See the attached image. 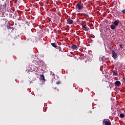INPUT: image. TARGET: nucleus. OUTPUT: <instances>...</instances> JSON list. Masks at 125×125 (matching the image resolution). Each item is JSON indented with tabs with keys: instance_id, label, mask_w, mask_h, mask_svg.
Listing matches in <instances>:
<instances>
[{
	"instance_id": "25",
	"label": "nucleus",
	"mask_w": 125,
	"mask_h": 125,
	"mask_svg": "<svg viewBox=\"0 0 125 125\" xmlns=\"http://www.w3.org/2000/svg\"><path fill=\"white\" fill-rule=\"evenodd\" d=\"M82 22H83V23H84V21H82Z\"/></svg>"
},
{
	"instance_id": "5",
	"label": "nucleus",
	"mask_w": 125,
	"mask_h": 125,
	"mask_svg": "<svg viewBox=\"0 0 125 125\" xmlns=\"http://www.w3.org/2000/svg\"><path fill=\"white\" fill-rule=\"evenodd\" d=\"M114 83H115V85H116V86H120V85H121V82L119 81L115 82Z\"/></svg>"
},
{
	"instance_id": "21",
	"label": "nucleus",
	"mask_w": 125,
	"mask_h": 125,
	"mask_svg": "<svg viewBox=\"0 0 125 125\" xmlns=\"http://www.w3.org/2000/svg\"><path fill=\"white\" fill-rule=\"evenodd\" d=\"M123 82H124V83H125V78H124L123 79Z\"/></svg>"
},
{
	"instance_id": "22",
	"label": "nucleus",
	"mask_w": 125,
	"mask_h": 125,
	"mask_svg": "<svg viewBox=\"0 0 125 125\" xmlns=\"http://www.w3.org/2000/svg\"><path fill=\"white\" fill-rule=\"evenodd\" d=\"M84 12H86V10L85 9L84 10Z\"/></svg>"
},
{
	"instance_id": "9",
	"label": "nucleus",
	"mask_w": 125,
	"mask_h": 125,
	"mask_svg": "<svg viewBox=\"0 0 125 125\" xmlns=\"http://www.w3.org/2000/svg\"><path fill=\"white\" fill-rule=\"evenodd\" d=\"M110 28L111 29V30H115L116 29V26L114 24H112L110 26Z\"/></svg>"
},
{
	"instance_id": "16",
	"label": "nucleus",
	"mask_w": 125,
	"mask_h": 125,
	"mask_svg": "<svg viewBox=\"0 0 125 125\" xmlns=\"http://www.w3.org/2000/svg\"><path fill=\"white\" fill-rule=\"evenodd\" d=\"M4 8H6V3H5L3 5Z\"/></svg>"
},
{
	"instance_id": "3",
	"label": "nucleus",
	"mask_w": 125,
	"mask_h": 125,
	"mask_svg": "<svg viewBox=\"0 0 125 125\" xmlns=\"http://www.w3.org/2000/svg\"><path fill=\"white\" fill-rule=\"evenodd\" d=\"M112 56L114 59H117L118 58V54L114 50L112 51Z\"/></svg>"
},
{
	"instance_id": "18",
	"label": "nucleus",
	"mask_w": 125,
	"mask_h": 125,
	"mask_svg": "<svg viewBox=\"0 0 125 125\" xmlns=\"http://www.w3.org/2000/svg\"><path fill=\"white\" fill-rule=\"evenodd\" d=\"M60 83H61V82H60V81H58V82L56 83V84H60Z\"/></svg>"
},
{
	"instance_id": "2",
	"label": "nucleus",
	"mask_w": 125,
	"mask_h": 125,
	"mask_svg": "<svg viewBox=\"0 0 125 125\" xmlns=\"http://www.w3.org/2000/svg\"><path fill=\"white\" fill-rule=\"evenodd\" d=\"M103 125H112V123H111V121H110V120L108 119H105L103 121Z\"/></svg>"
},
{
	"instance_id": "14",
	"label": "nucleus",
	"mask_w": 125,
	"mask_h": 125,
	"mask_svg": "<svg viewBox=\"0 0 125 125\" xmlns=\"http://www.w3.org/2000/svg\"><path fill=\"white\" fill-rule=\"evenodd\" d=\"M59 51H61V52H63V50L61 49V47H59Z\"/></svg>"
},
{
	"instance_id": "23",
	"label": "nucleus",
	"mask_w": 125,
	"mask_h": 125,
	"mask_svg": "<svg viewBox=\"0 0 125 125\" xmlns=\"http://www.w3.org/2000/svg\"><path fill=\"white\" fill-rule=\"evenodd\" d=\"M77 22H80V20H77Z\"/></svg>"
},
{
	"instance_id": "12",
	"label": "nucleus",
	"mask_w": 125,
	"mask_h": 125,
	"mask_svg": "<svg viewBox=\"0 0 125 125\" xmlns=\"http://www.w3.org/2000/svg\"><path fill=\"white\" fill-rule=\"evenodd\" d=\"M125 117V114L124 113H121L120 114V117L121 118H124Z\"/></svg>"
},
{
	"instance_id": "1",
	"label": "nucleus",
	"mask_w": 125,
	"mask_h": 125,
	"mask_svg": "<svg viewBox=\"0 0 125 125\" xmlns=\"http://www.w3.org/2000/svg\"><path fill=\"white\" fill-rule=\"evenodd\" d=\"M75 7L76 9H78V10H83V3L82 2H78Z\"/></svg>"
},
{
	"instance_id": "6",
	"label": "nucleus",
	"mask_w": 125,
	"mask_h": 125,
	"mask_svg": "<svg viewBox=\"0 0 125 125\" xmlns=\"http://www.w3.org/2000/svg\"><path fill=\"white\" fill-rule=\"evenodd\" d=\"M119 23H120L119 20H116L114 22V25L115 26H119Z\"/></svg>"
},
{
	"instance_id": "24",
	"label": "nucleus",
	"mask_w": 125,
	"mask_h": 125,
	"mask_svg": "<svg viewBox=\"0 0 125 125\" xmlns=\"http://www.w3.org/2000/svg\"><path fill=\"white\" fill-rule=\"evenodd\" d=\"M81 19H82L83 20V18H82Z\"/></svg>"
},
{
	"instance_id": "7",
	"label": "nucleus",
	"mask_w": 125,
	"mask_h": 125,
	"mask_svg": "<svg viewBox=\"0 0 125 125\" xmlns=\"http://www.w3.org/2000/svg\"><path fill=\"white\" fill-rule=\"evenodd\" d=\"M71 48L72 49H74V50H75V49H77V48H78V47L77 46V45L73 44V45H72Z\"/></svg>"
},
{
	"instance_id": "20",
	"label": "nucleus",
	"mask_w": 125,
	"mask_h": 125,
	"mask_svg": "<svg viewBox=\"0 0 125 125\" xmlns=\"http://www.w3.org/2000/svg\"><path fill=\"white\" fill-rule=\"evenodd\" d=\"M81 25H82V27H83V29H84V28H85V25H83V23H82Z\"/></svg>"
},
{
	"instance_id": "17",
	"label": "nucleus",
	"mask_w": 125,
	"mask_h": 125,
	"mask_svg": "<svg viewBox=\"0 0 125 125\" xmlns=\"http://www.w3.org/2000/svg\"><path fill=\"white\" fill-rule=\"evenodd\" d=\"M122 12L123 14H125V9L123 10L122 11Z\"/></svg>"
},
{
	"instance_id": "4",
	"label": "nucleus",
	"mask_w": 125,
	"mask_h": 125,
	"mask_svg": "<svg viewBox=\"0 0 125 125\" xmlns=\"http://www.w3.org/2000/svg\"><path fill=\"white\" fill-rule=\"evenodd\" d=\"M74 23V21L71 19V18H68L67 20V22L66 23L68 24V25H72Z\"/></svg>"
},
{
	"instance_id": "26",
	"label": "nucleus",
	"mask_w": 125,
	"mask_h": 125,
	"mask_svg": "<svg viewBox=\"0 0 125 125\" xmlns=\"http://www.w3.org/2000/svg\"><path fill=\"white\" fill-rule=\"evenodd\" d=\"M84 49H86V48H84Z\"/></svg>"
},
{
	"instance_id": "19",
	"label": "nucleus",
	"mask_w": 125,
	"mask_h": 125,
	"mask_svg": "<svg viewBox=\"0 0 125 125\" xmlns=\"http://www.w3.org/2000/svg\"><path fill=\"white\" fill-rule=\"evenodd\" d=\"M83 15H84V16H87V17H88V15L86 14L83 13Z\"/></svg>"
},
{
	"instance_id": "11",
	"label": "nucleus",
	"mask_w": 125,
	"mask_h": 125,
	"mask_svg": "<svg viewBox=\"0 0 125 125\" xmlns=\"http://www.w3.org/2000/svg\"><path fill=\"white\" fill-rule=\"evenodd\" d=\"M40 78L41 80H42V81H44V80H45L44 75L43 74L41 75L40 76Z\"/></svg>"
},
{
	"instance_id": "8",
	"label": "nucleus",
	"mask_w": 125,
	"mask_h": 125,
	"mask_svg": "<svg viewBox=\"0 0 125 125\" xmlns=\"http://www.w3.org/2000/svg\"><path fill=\"white\" fill-rule=\"evenodd\" d=\"M113 76H118V71L114 70L113 71Z\"/></svg>"
},
{
	"instance_id": "15",
	"label": "nucleus",
	"mask_w": 125,
	"mask_h": 125,
	"mask_svg": "<svg viewBox=\"0 0 125 125\" xmlns=\"http://www.w3.org/2000/svg\"><path fill=\"white\" fill-rule=\"evenodd\" d=\"M84 31H85V32H88V30L87 28H86V27L84 28Z\"/></svg>"
},
{
	"instance_id": "13",
	"label": "nucleus",
	"mask_w": 125,
	"mask_h": 125,
	"mask_svg": "<svg viewBox=\"0 0 125 125\" xmlns=\"http://www.w3.org/2000/svg\"><path fill=\"white\" fill-rule=\"evenodd\" d=\"M119 46L121 49H123V48H124V47L123 46V44H120Z\"/></svg>"
},
{
	"instance_id": "10",
	"label": "nucleus",
	"mask_w": 125,
	"mask_h": 125,
	"mask_svg": "<svg viewBox=\"0 0 125 125\" xmlns=\"http://www.w3.org/2000/svg\"><path fill=\"white\" fill-rule=\"evenodd\" d=\"M51 45L53 46V47H55V48H56V47H57V45H56V43H51Z\"/></svg>"
}]
</instances>
